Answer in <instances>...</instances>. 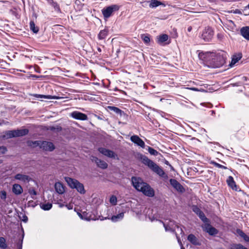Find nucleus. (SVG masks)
Instances as JSON below:
<instances>
[{"label":"nucleus","mask_w":249,"mask_h":249,"mask_svg":"<svg viewBox=\"0 0 249 249\" xmlns=\"http://www.w3.org/2000/svg\"><path fill=\"white\" fill-rule=\"evenodd\" d=\"M95 116H96V117L98 119H99V120H102V118H101L100 117L98 116H97V115H95Z\"/></svg>","instance_id":"4d7b16f0"},{"label":"nucleus","mask_w":249,"mask_h":249,"mask_svg":"<svg viewBox=\"0 0 249 249\" xmlns=\"http://www.w3.org/2000/svg\"><path fill=\"white\" fill-rule=\"evenodd\" d=\"M7 151V148L4 146H0V154H4Z\"/></svg>","instance_id":"c03bdc74"},{"label":"nucleus","mask_w":249,"mask_h":249,"mask_svg":"<svg viewBox=\"0 0 249 249\" xmlns=\"http://www.w3.org/2000/svg\"><path fill=\"white\" fill-rule=\"evenodd\" d=\"M228 185L231 187L233 190H236V185L234 181L233 178L231 176H229L227 180Z\"/></svg>","instance_id":"393cba45"},{"label":"nucleus","mask_w":249,"mask_h":249,"mask_svg":"<svg viewBox=\"0 0 249 249\" xmlns=\"http://www.w3.org/2000/svg\"><path fill=\"white\" fill-rule=\"evenodd\" d=\"M2 137L6 139L15 137L14 130H8L4 132Z\"/></svg>","instance_id":"4be33fe9"},{"label":"nucleus","mask_w":249,"mask_h":249,"mask_svg":"<svg viewBox=\"0 0 249 249\" xmlns=\"http://www.w3.org/2000/svg\"><path fill=\"white\" fill-rule=\"evenodd\" d=\"M30 28L31 30L36 34L38 33L39 31V28L37 26H36L35 24L33 21H31L30 22Z\"/></svg>","instance_id":"c85d7f7f"},{"label":"nucleus","mask_w":249,"mask_h":249,"mask_svg":"<svg viewBox=\"0 0 249 249\" xmlns=\"http://www.w3.org/2000/svg\"><path fill=\"white\" fill-rule=\"evenodd\" d=\"M192 209L204 223L209 222V220L206 217L204 213L197 206H193Z\"/></svg>","instance_id":"1a4fd4ad"},{"label":"nucleus","mask_w":249,"mask_h":249,"mask_svg":"<svg viewBox=\"0 0 249 249\" xmlns=\"http://www.w3.org/2000/svg\"><path fill=\"white\" fill-rule=\"evenodd\" d=\"M47 1L48 3L51 5H53V3L55 2L53 0H47Z\"/></svg>","instance_id":"8fccbe9b"},{"label":"nucleus","mask_w":249,"mask_h":249,"mask_svg":"<svg viewBox=\"0 0 249 249\" xmlns=\"http://www.w3.org/2000/svg\"><path fill=\"white\" fill-rule=\"evenodd\" d=\"M98 151L100 153L108 158L114 159H118L117 155L111 150H109L104 147H100L98 148Z\"/></svg>","instance_id":"0eeeda50"},{"label":"nucleus","mask_w":249,"mask_h":249,"mask_svg":"<svg viewBox=\"0 0 249 249\" xmlns=\"http://www.w3.org/2000/svg\"><path fill=\"white\" fill-rule=\"evenodd\" d=\"M107 35V31L106 29L101 30L98 34V38L99 39H103L106 37Z\"/></svg>","instance_id":"c756f323"},{"label":"nucleus","mask_w":249,"mask_h":249,"mask_svg":"<svg viewBox=\"0 0 249 249\" xmlns=\"http://www.w3.org/2000/svg\"><path fill=\"white\" fill-rule=\"evenodd\" d=\"M78 214L81 219H84L82 215L80 213H78Z\"/></svg>","instance_id":"864d4df0"},{"label":"nucleus","mask_w":249,"mask_h":249,"mask_svg":"<svg viewBox=\"0 0 249 249\" xmlns=\"http://www.w3.org/2000/svg\"><path fill=\"white\" fill-rule=\"evenodd\" d=\"M109 202L112 205H116L117 203V198L115 196L112 195L109 199Z\"/></svg>","instance_id":"c9c22d12"},{"label":"nucleus","mask_w":249,"mask_h":249,"mask_svg":"<svg viewBox=\"0 0 249 249\" xmlns=\"http://www.w3.org/2000/svg\"><path fill=\"white\" fill-rule=\"evenodd\" d=\"M14 178L17 180H20L23 182H28L31 180V178L29 176L21 174H17L15 176Z\"/></svg>","instance_id":"4468645a"},{"label":"nucleus","mask_w":249,"mask_h":249,"mask_svg":"<svg viewBox=\"0 0 249 249\" xmlns=\"http://www.w3.org/2000/svg\"><path fill=\"white\" fill-rule=\"evenodd\" d=\"M2 162V160H0V164Z\"/></svg>","instance_id":"bf43d9fd"},{"label":"nucleus","mask_w":249,"mask_h":249,"mask_svg":"<svg viewBox=\"0 0 249 249\" xmlns=\"http://www.w3.org/2000/svg\"><path fill=\"white\" fill-rule=\"evenodd\" d=\"M231 249H248L247 248L244 247L242 245L240 244H234L231 247Z\"/></svg>","instance_id":"4c0bfd02"},{"label":"nucleus","mask_w":249,"mask_h":249,"mask_svg":"<svg viewBox=\"0 0 249 249\" xmlns=\"http://www.w3.org/2000/svg\"><path fill=\"white\" fill-rule=\"evenodd\" d=\"M142 39L144 42L146 44L149 43L150 41V37L148 35H142Z\"/></svg>","instance_id":"58836bf2"},{"label":"nucleus","mask_w":249,"mask_h":249,"mask_svg":"<svg viewBox=\"0 0 249 249\" xmlns=\"http://www.w3.org/2000/svg\"><path fill=\"white\" fill-rule=\"evenodd\" d=\"M192 27H191V26H189V27L188 28L187 30H188V32H191V30H192Z\"/></svg>","instance_id":"603ef678"},{"label":"nucleus","mask_w":249,"mask_h":249,"mask_svg":"<svg viewBox=\"0 0 249 249\" xmlns=\"http://www.w3.org/2000/svg\"><path fill=\"white\" fill-rule=\"evenodd\" d=\"M12 192L16 195H19L22 193L23 189L20 185L18 184H14L12 187Z\"/></svg>","instance_id":"2eb2a0df"},{"label":"nucleus","mask_w":249,"mask_h":249,"mask_svg":"<svg viewBox=\"0 0 249 249\" xmlns=\"http://www.w3.org/2000/svg\"><path fill=\"white\" fill-rule=\"evenodd\" d=\"M237 233L241 237H242L246 242H249V237L246 235L242 230L237 229L236 230Z\"/></svg>","instance_id":"bb28decb"},{"label":"nucleus","mask_w":249,"mask_h":249,"mask_svg":"<svg viewBox=\"0 0 249 249\" xmlns=\"http://www.w3.org/2000/svg\"><path fill=\"white\" fill-rule=\"evenodd\" d=\"M70 116L74 119L81 121H86L88 119V116L86 114L77 111L72 112L70 114Z\"/></svg>","instance_id":"9d476101"},{"label":"nucleus","mask_w":249,"mask_h":249,"mask_svg":"<svg viewBox=\"0 0 249 249\" xmlns=\"http://www.w3.org/2000/svg\"><path fill=\"white\" fill-rule=\"evenodd\" d=\"M66 207H67V208H68V209H72V208H71V207H70V206H68V205H66Z\"/></svg>","instance_id":"13d9d810"},{"label":"nucleus","mask_w":249,"mask_h":249,"mask_svg":"<svg viewBox=\"0 0 249 249\" xmlns=\"http://www.w3.org/2000/svg\"><path fill=\"white\" fill-rule=\"evenodd\" d=\"M15 137L24 136L27 135L29 133L28 129L14 130Z\"/></svg>","instance_id":"f3484780"},{"label":"nucleus","mask_w":249,"mask_h":249,"mask_svg":"<svg viewBox=\"0 0 249 249\" xmlns=\"http://www.w3.org/2000/svg\"><path fill=\"white\" fill-rule=\"evenodd\" d=\"M130 140L135 144L142 148H144L145 146L144 142L137 135L132 136L130 137Z\"/></svg>","instance_id":"ddd939ff"},{"label":"nucleus","mask_w":249,"mask_h":249,"mask_svg":"<svg viewBox=\"0 0 249 249\" xmlns=\"http://www.w3.org/2000/svg\"><path fill=\"white\" fill-rule=\"evenodd\" d=\"M36 97H39V98H44L45 99H56V98L55 97L52 96L51 95H41V94H36L35 95Z\"/></svg>","instance_id":"72a5a7b5"},{"label":"nucleus","mask_w":249,"mask_h":249,"mask_svg":"<svg viewBox=\"0 0 249 249\" xmlns=\"http://www.w3.org/2000/svg\"><path fill=\"white\" fill-rule=\"evenodd\" d=\"M30 195L32 196V198H35L33 196L36 195V192L34 189H30L29 191Z\"/></svg>","instance_id":"49530a36"},{"label":"nucleus","mask_w":249,"mask_h":249,"mask_svg":"<svg viewBox=\"0 0 249 249\" xmlns=\"http://www.w3.org/2000/svg\"><path fill=\"white\" fill-rule=\"evenodd\" d=\"M23 237L24 234L22 235L21 239L19 240L18 243H17V246L18 249H22Z\"/></svg>","instance_id":"a19ab883"},{"label":"nucleus","mask_w":249,"mask_h":249,"mask_svg":"<svg viewBox=\"0 0 249 249\" xmlns=\"http://www.w3.org/2000/svg\"><path fill=\"white\" fill-rule=\"evenodd\" d=\"M40 148L45 151H52L54 149L55 147L52 142L42 141Z\"/></svg>","instance_id":"f8f14e48"},{"label":"nucleus","mask_w":249,"mask_h":249,"mask_svg":"<svg viewBox=\"0 0 249 249\" xmlns=\"http://www.w3.org/2000/svg\"><path fill=\"white\" fill-rule=\"evenodd\" d=\"M140 159L142 163L147 166L153 172L165 179L168 178V176L165 173L162 168L160 167L153 161L150 160L145 155H142Z\"/></svg>","instance_id":"7ed1b4c3"},{"label":"nucleus","mask_w":249,"mask_h":249,"mask_svg":"<svg viewBox=\"0 0 249 249\" xmlns=\"http://www.w3.org/2000/svg\"><path fill=\"white\" fill-rule=\"evenodd\" d=\"M240 34L246 39L249 40V26L242 27L240 29Z\"/></svg>","instance_id":"6ab92c4d"},{"label":"nucleus","mask_w":249,"mask_h":249,"mask_svg":"<svg viewBox=\"0 0 249 249\" xmlns=\"http://www.w3.org/2000/svg\"><path fill=\"white\" fill-rule=\"evenodd\" d=\"M242 58V54L241 53H238V54H236L233 55L232 57L231 61V63L230 64V66L232 67H233L239 60L241 59Z\"/></svg>","instance_id":"aec40b11"},{"label":"nucleus","mask_w":249,"mask_h":249,"mask_svg":"<svg viewBox=\"0 0 249 249\" xmlns=\"http://www.w3.org/2000/svg\"><path fill=\"white\" fill-rule=\"evenodd\" d=\"M202 228L211 235H215L218 232L217 230L210 225V221L204 223V225L202 226Z\"/></svg>","instance_id":"6e6552de"},{"label":"nucleus","mask_w":249,"mask_h":249,"mask_svg":"<svg viewBox=\"0 0 249 249\" xmlns=\"http://www.w3.org/2000/svg\"><path fill=\"white\" fill-rule=\"evenodd\" d=\"M7 247L5 239L3 237H0V248L6 249Z\"/></svg>","instance_id":"473e14b6"},{"label":"nucleus","mask_w":249,"mask_h":249,"mask_svg":"<svg viewBox=\"0 0 249 249\" xmlns=\"http://www.w3.org/2000/svg\"><path fill=\"white\" fill-rule=\"evenodd\" d=\"M124 217V212H121L120 213L113 215L111 217V220L114 222H118L122 220Z\"/></svg>","instance_id":"5701e85b"},{"label":"nucleus","mask_w":249,"mask_h":249,"mask_svg":"<svg viewBox=\"0 0 249 249\" xmlns=\"http://www.w3.org/2000/svg\"><path fill=\"white\" fill-rule=\"evenodd\" d=\"M41 142L42 141H31L29 142V145L33 147H36L37 146L40 147Z\"/></svg>","instance_id":"2f4dec72"},{"label":"nucleus","mask_w":249,"mask_h":249,"mask_svg":"<svg viewBox=\"0 0 249 249\" xmlns=\"http://www.w3.org/2000/svg\"><path fill=\"white\" fill-rule=\"evenodd\" d=\"M58 204H59V206L61 208L63 207L64 206V205L62 203H59Z\"/></svg>","instance_id":"5fc2aeb1"},{"label":"nucleus","mask_w":249,"mask_h":249,"mask_svg":"<svg viewBox=\"0 0 249 249\" xmlns=\"http://www.w3.org/2000/svg\"><path fill=\"white\" fill-rule=\"evenodd\" d=\"M120 6L117 4H113L106 7L102 10V13L105 18H109L113 12L117 11L120 9Z\"/></svg>","instance_id":"39448f33"},{"label":"nucleus","mask_w":249,"mask_h":249,"mask_svg":"<svg viewBox=\"0 0 249 249\" xmlns=\"http://www.w3.org/2000/svg\"><path fill=\"white\" fill-rule=\"evenodd\" d=\"M213 29L209 27H206L203 31L202 33L201 34V38L205 41H210L213 38Z\"/></svg>","instance_id":"423d86ee"},{"label":"nucleus","mask_w":249,"mask_h":249,"mask_svg":"<svg viewBox=\"0 0 249 249\" xmlns=\"http://www.w3.org/2000/svg\"><path fill=\"white\" fill-rule=\"evenodd\" d=\"M52 204L50 202L41 203L40 208L44 211H49L52 208Z\"/></svg>","instance_id":"a878e982"},{"label":"nucleus","mask_w":249,"mask_h":249,"mask_svg":"<svg viewBox=\"0 0 249 249\" xmlns=\"http://www.w3.org/2000/svg\"><path fill=\"white\" fill-rule=\"evenodd\" d=\"M22 221L23 222H25V223L27 222V221H28V217H27V216H26V215H24L23 216V219H22Z\"/></svg>","instance_id":"09e8293b"},{"label":"nucleus","mask_w":249,"mask_h":249,"mask_svg":"<svg viewBox=\"0 0 249 249\" xmlns=\"http://www.w3.org/2000/svg\"><path fill=\"white\" fill-rule=\"evenodd\" d=\"M226 55L224 53H210L206 55L205 62L209 68H216L222 66L226 62Z\"/></svg>","instance_id":"f257e3e1"},{"label":"nucleus","mask_w":249,"mask_h":249,"mask_svg":"<svg viewBox=\"0 0 249 249\" xmlns=\"http://www.w3.org/2000/svg\"><path fill=\"white\" fill-rule=\"evenodd\" d=\"M177 238H178V242L179 243V245H180V246L181 247V249H185L183 247V245L182 244V243L180 241V239L179 238H178V237H177Z\"/></svg>","instance_id":"de8ad7c7"},{"label":"nucleus","mask_w":249,"mask_h":249,"mask_svg":"<svg viewBox=\"0 0 249 249\" xmlns=\"http://www.w3.org/2000/svg\"><path fill=\"white\" fill-rule=\"evenodd\" d=\"M131 181L133 187L138 191L142 192L144 195L152 197L154 196V190L147 183L143 181L142 178L133 177Z\"/></svg>","instance_id":"f03ea898"},{"label":"nucleus","mask_w":249,"mask_h":249,"mask_svg":"<svg viewBox=\"0 0 249 249\" xmlns=\"http://www.w3.org/2000/svg\"><path fill=\"white\" fill-rule=\"evenodd\" d=\"M95 162L96 163L98 167L105 169L107 167V164L104 160H101L97 158H94Z\"/></svg>","instance_id":"a211bd4d"},{"label":"nucleus","mask_w":249,"mask_h":249,"mask_svg":"<svg viewBox=\"0 0 249 249\" xmlns=\"http://www.w3.org/2000/svg\"><path fill=\"white\" fill-rule=\"evenodd\" d=\"M52 6L54 8L55 11L57 12H60V9L59 8V6L56 2L53 3V5H52Z\"/></svg>","instance_id":"a18cd8bd"},{"label":"nucleus","mask_w":249,"mask_h":249,"mask_svg":"<svg viewBox=\"0 0 249 249\" xmlns=\"http://www.w3.org/2000/svg\"><path fill=\"white\" fill-rule=\"evenodd\" d=\"M66 181L71 188H75L80 194H84L85 190L83 184L81 183L77 180L70 177L65 178Z\"/></svg>","instance_id":"20e7f679"},{"label":"nucleus","mask_w":249,"mask_h":249,"mask_svg":"<svg viewBox=\"0 0 249 249\" xmlns=\"http://www.w3.org/2000/svg\"><path fill=\"white\" fill-rule=\"evenodd\" d=\"M149 2V7L150 8H155L161 4V2L157 0H151Z\"/></svg>","instance_id":"7c9ffc66"},{"label":"nucleus","mask_w":249,"mask_h":249,"mask_svg":"<svg viewBox=\"0 0 249 249\" xmlns=\"http://www.w3.org/2000/svg\"><path fill=\"white\" fill-rule=\"evenodd\" d=\"M187 238L193 245H198L199 244L197 238L193 234H189Z\"/></svg>","instance_id":"b1692460"},{"label":"nucleus","mask_w":249,"mask_h":249,"mask_svg":"<svg viewBox=\"0 0 249 249\" xmlns=\"http://www.w3.org/2000/svg\"><path fill=\"white\" fill-rule=\"evenodd\" d=\"M169 182L171 186L177 191L180 193H183L185 191L183 186L176 179L171 178L169 180Z\"/></svg>","instance_id":"9b49d317"},{"label":"nucleus","mask_w":249,"mask_h":249,"mask_svg":"<svg viewBox=\"0 0 249 249\" xmlns=\"http://www.w3.org/2000/svg\"><path fill=\"white\" fill-rule=\"evenodd\" d=\"M97 50H98V52H101V51H102L101 49L100 48H99V47H98V48H97Z\"/></svg>","instance_id":"6e6d98bb"},{"label":"nucleus","mask_w":249,"mask_h":249,"mask_svg":"<svg viewBox=\"0 0 249 249\" xmlns=\"http://www.w3.org/2000/svg\"><path fill=\"white\" fill-rule=\"evenodd\" d=\"M7 193L4 190H2L0 191V199L5 200L6 198Z\"/></svg>","instance_id":"ea45409f"},{"label":"nucleus","mask_w":249,"mask_h":249,"mask_svg":"<svg viewBox=\"0 0 249 249\" xmlns=\"http://www.w3.org/2000/svg\"><path fill=\"white\" fill-rule=\"evenodd\" d=\"M163 223V226L165 228L166 231H169L171 232H174L175 230L174 229V226L175 225L174 221H170L169 224Z\"/></svg>","instance_id":"412c9836"},{"label":"nucleus","mask_w":249,"mask_h":249,"mask_svg":"<svg viewBox=\"0 0 249 249\" xmlns=\"http://www.w3.org/2000/svg\"><path fill=\"white\" fill-rule=\"evenodd\" d=\"M148 152L151 155L155 156H157L159 154V152L151 147L148 148Z\"/></svg>","instance_id":"e433bc0d"},{"label":"nucleus","mask_w":249,"mask_h":249,"mask_svg":"<svg viewBox=\"0 0 249 249\" xmlns=\"http://www.w3.org/2000/svg\"><path fill=\"white\" fill-rule=\"evenodd\" d=\"M243 80L245 82V85H249V74L242 77Z\"/></svg>","instance_id":"37998d69"},{"label":"nucleus","mask_w":249,"mask_h":249,"mask_svg":"<svg viewBox=\"0 0 249 249\" xmlns=\"http://www.w3.org/2000/svg\"><path fill=\"white\" fill-rule=\"evenodd\" d=\"M168 39V36L166 34L160 35L158 37V43L161 44L166 41Z\"/></svg>","instance_id":"cd10ccee"},{"label":"nucleus","mask_w":249,"mask_h":249,"mask_svg":"<svg viewBox=\"0 0 249 249\" xmlns=\"http://www.w3.org/2000/svg\"><path fill=\"white\" fill-rule=\"evenodd\" d=\"M210 163L213 165H214V166L217 167V168H222V169H227V167L224 166V165H222L221 164H220L217 162H216L215 161H211Z\"/></svg>","instance_id":"f704fd0d"},{"label":"nucleus","mask_w":249,"mask_h":249,"mask_svg":"<svg viewBox=\"0 0 249 249\" xmlns=\"http://www.w3.org/2000/svg\"><path fill=\"white\" fill-rule=\"evenodd\" d=\"M54 188L55 191L59 194H63L65 192L64 186L63 184L60 182H57L55 183Z\"/></svg>","instance_id":"dca6fc26"},{"label":"nucleus","mask_w":249,"mask_h":249,"mask_svg":"<svg viewBox=\"0 0 249 249\" xmlns=\"http://www.w3.org/2000/svg\"><path fill=\"white\" fill-rule=\"evenodd\" d=\"M230 22L233 24V22L231 20H230Z\"/></svg>","instance_id":"052dcab7"},{"label":"nucleus","mask_w":249,"mask_h":249,"mask_svg":"<svg viewBox=\"0 0 249 249\" xmlns=\"http://www.w3.org/2000/svg\"><path fill=\"white\" fill-rule=\"evenodd\" d=\"M109 107V108L110 110L114 111L115 112H116L117 114L120 113L121 112V110L119 108L117 107Z\"/></svg>","instance_id":"79ce46f5"},{"label":"nucleus","mask_w":249,"mask_h":249,"mask_svg":"<svg viewBox=\"0 0 249 249\" xmlns=\"http://www.w3.org/2000/svg\"><path fill=\"white\" fill-rule=\"evenodd\" d=\"M190 89L193 90V91H200V89H198L197 88H189Z\"/></svg>","instance_id":"3c124183"}]
</instances>
